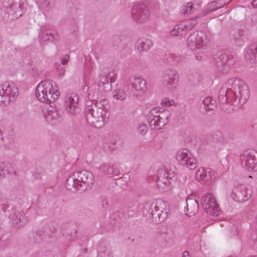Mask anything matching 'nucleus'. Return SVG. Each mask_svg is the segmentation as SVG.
I'll use <instances>...</instances> for the list:
<instances>
[{"label":"nucleus","mask_w":257,"mask_h":257,"mask_svg":"<svg viewBox=\"0 0 257 257\" xmlns=\"http://www.w3.org/2000/svg\"><path fill=\"white\" fill-rule=\"evenodd\" d=\"M112 97L116 100H123L125 99L126 94L123 89L118 88L113 92Z\"/></svg>","instance_id":"35"},{"label":"nucleus","mask_w":257,"mask_h":257,"mask_svg":"<svg viewBox=\"0 0 257 257\" xmlns=\"http://www.w3.org/2000/svg\"><path fill=\"white\" fill-rule=\"evenodd\" d=\"M182 257H191L189 252L187 251H185L183 252Z\"/></svg>","instance_id":"44"},{"label":"nucleus","mask_w":257,"mask_h":257,"mask_svg":"<svg viewBox=\"0 0 257 257\" xmlns=\"http://www.w3.org/2000/svg\"><path fill=\"white\" fill-rule=\"evenodd\" d=\"M137 45L140 51H147L153 47V43L151 40L146 39L138 41Z\"/></svg>","instance_id":"29"},{"label":"nucleus","mask_w":257,"mask_h":257,"mask_svg":"<svg viewBox=\"0 0 257 257\" xmlns=\"http://www.w3.org/2000/svg\"><path fill=\"white\" fill-rule=\"evenodd\" d=\"M198 19L196 17L195 19H191L185 23L175 25L173 28L170 30L169 34L173 36L184 35L197 24L196 20Z\"/></svg>","instance_id":"14"},{"label":"nucleus","mask_w":257,"mask_h":257,"mask_svg":"<svg viewBox=\"0 0 257 257\" xmlns=\"http://www.w3.org/2000/svg\"><path fill=\"white\" fill-rule=\"evenodd\" d=\"M244 56L251 62H257V45H250L244 49Z\"/></svg>","instance_id":"24"},{"label":"nucleus","mask_w":257,"mask_h":257,"mask_svg":"<svg viewBox=\"0 0 257 257\" xmlns=\"http://www.w3.org/2000/svg\"><path fill=\"white\" fill-rule=\"evenodd\" d=\"M215 100L214 99L210 96L205 97L203 100V103L206 108V109L213 110L214 108V104L215 103Z\"/></svg>","instance_id":"36"},{"label":"nucleus","mask_w":257,"mask_h":257,"mask_svg":"<svg viewBox=\"0 0 257 257\" xmlns=\"http://www.w3.org/2000/svg\"><path fill=\"white\" fill-rule=\"evenodd\" d=\"M251 195V190L244 185L236 186L232 191L233 199L237 202L245 201L250 198Z\"/></svg>","instance_id":"16"},{"label":"nucleus","mask_w":257,"mask_h":257,"mask_svg":"<svg viewBox=\"0 0 257 257\" xmlns=\"http://www.w3.org/2000/svg\"><path fill=\"white\" fill-rule=\"evenodd\" d=\"M16 215V218L13 219V224L15 227L19 228L26 224L28 220L24 214L18 212Z\"/></svg>","instance_id":"28"},{"label":"nucleus","mask_w":257,"mask_h":257,"mask_svg":"<svg viewBox=\"0 0 257 257\" xmlns=\"http://www.w3.org/2000/svg\"><path fill=\"white\" fill-rule=\"evenodd\" d=\"M195 11L194 5L191 3H187L182 7L181 13L184 15H189Z\"/></svg>","instance_id":"34"},{"label":"nucleus","mask_w":257,"mask_h":257,"mask_svg":"<svg viewBox=\"0 0 257 257\" xmlns=\"http://www.w3.org/2000/svg\"><path fill=\"white\" fill-rule=\"evenodd\" d=\"M169 116V112H167V115L165 117H151V119H149L150 126L154 130L162 129L167 123Z\"/></svg>","instance_id":"22"},{"label":"nucleus","mask_w":257,"mask_h":257,"mask_svg":"<svg viewBox=\"0 0 257 257\" xmlns=\"http://www.w3.org/2000/svg\"><path fill=\"white\" fill-rule=\"evenodd\" d=\"M252 5L254 8H257V0H253L252 3Z\"/></svg>","instance_id":"45"},{"label":"nucleus","mask_w":257,"mask_h":257,"mask_svg":"<svg viewBox=\"0 0 257 257\" xmlns=\"http://www.w3.org/2000/svg\"><path fill=\"white\" fill-rule=\"evenodd\" d=\"M219 59L220 62H218V65L220 64L223 66V68L222 71L224 72H227L228 69L233 65L236 61L234 56L228 52L222 53L219 57Z\"/></svg>","instance_id":"19"},{"label":"nucleus","mask_w":257,"mask_h":257,"mask_svg":"<svg viewBox=\"0 0 257 257\" xmlns=\"http://www.w3.org/2000/svg\"><path fill=\"white\" fill-rule=\"evenodd\" d=\"M4 169V164L0 163V180L4 178V174H3Z\"/></svg>","instance_id":"43"},{"label":"nucleus","mask_w":257,"mask_h":257,"mask_svg":"<svg viewBox=\"0 0 257 257\" xmlns=\"http://www.w3.org/2000/svg\"><path fill=\"white\" fill-rule=\"evenodd\" d=\"M174 103V101L170 99L169 98H164L161 102V104L165 107H169L173 105Z\"/></svg>","instance_id":"40"},{"label":"nucleus","mask_w":257,"mask_h":257,"mask_svg":"<svg viewBox=\"0 0 257 257\" xmlns=\"http://www.w3.org/2000/svg\"><path fill=\"white\" fill-rule=\"evenodd\" d=\"M206 43L205 34L202 31L194 32L189 35L187 40L188 48L194 51L197 60H200L205 57Z\"/></svg>","instance_id":"4"},{"label":"nucleus","mask_w":257,"mask_h":257,"mask_svg":"<svg viewBox=\"0 0 257 257\" xmlns=\"http://www.w3.org/2000/svg\"><path fill=\"white\" fill-rule=\"evenodd\" d=\"M176 158L180 165L186 166L190 170L196 168V158L187 150H178L176 155Z\"/></svg>","instance_id":"11"},{"label":"nucleus","mask_w":257,"mask_h":257,"mask_svg":"<svg viewBox=\"0 0 257 257\" xmlns=\"http://www.w3.org/2000/svg\"><path fill=\"white\" fill-rule=\"evenodd\" d=\"M69 59V56H65L61 60L62 64H63V65L66 64L68 63Z\"/></svg>","instance_id":"42"},{"label":"nucleus","mask_w":257,"mask_h":257,"mask_svg":"<svg viewBox=\"0 0 257 257\" xmlns=\"http://www.w3.org/2000/svg\"><path fill=\"white\" fill-rule=\"evenodd\" d=\"M201 205L206 213L212 216H217L220 213V209L214 195L207 193L201 199Z\"/></svg>","instance_id":"10"},{"label":"nucleus","mask_w":257,"mask_h":257,"mask_svg":"<svg viewBox=\"0 0 257 257\" xmlns=\"http://www.w3.org/2000/svg\"><path fill=\"white\" fill-rule=\"evenodd\" d=\"M186 214L191 216L198 211L199 205L196 199L192 196H189L186 199Z\"/></svg>","instance_id":"23"},{"label":"nucleus","mask_w":257,"mask_h":257,"mask_svg":"<svg viewBox=\"0 0 257 257\" xmlns=\"http://www.w3.org/2000/svg\"><path fill=\"white\" fill-rule=\"evenodd\" d=\"M4 177L13 178V176H16V171L11 165H4L3 171Z\"/></svg>","instance_id":"33"},{"label":"nucleus","mask_w":257,"mask_h":257,"mask_svg":"<svg viewBox=\"0 0 257 257\" xmlns=\"http://www.w3.org/2000/svg\"><path fill=\"white\" fill-rule=\"evenodd\" d=\"M176 158L180 165L186 166L190 170L196 168V158L187 150H178L176 155Z\"/></svg>","instance_id":"12"},{"label":"nucleus","mask_w":257,"mask_h":257,"mask_svg":"<svg viewBox=\"0 0 257 257\" xmlns=\"http://www.w3.org/2000/svg\"><path fill=\"white\" fill-rule=\"evenodd\" d=\"M211 143L212 144V145L214 144V145H215V143H213V140L212 141Z\"/></svg>","instance_id":"49"},{"label":"nucleus","mask_w":257,"mask_h":257,"mask_svg":"<svg viewBox=\"0 0 257 257\" xmlns=\"http://www.w3.org/2000/svg\"><path fill=\"white\" fill-rule=\"evenodd\" d=\"M151 16V10L147 1H140L134 3L131 6V17L135 22L144 24L148 22Z\"/></svg>","instance_id":"6"},{"label":"nucleus","mask_w":257,"mask_h":257,"mask_svg":"<svg viewBox=\"0 0 257 257\" xmlns=\"http://www.w3.org/2000/svg\"><path fill=\"white\" fill-rule=\"evenodd\" d=\"M179 74L175 69L165 70L162 75V82L168 90L172 91L177 88L179 81Z\"/></svg>","instance_id":"9"},{"label":"nucleus","mask_w":257,"mask_h":257,"mask_svg":"<svg viewBox=\"0 0 257 257\" xmlns=\"http://www.w3.org/2000/svg\"><path fill=\"white\" fill-rule=\"evenodd\" d=\"M8 18L11 20L19 18L23 14L22 9L20 3L15 2L7 8Z\"/></svg>","instance_id":"20"},{"label":"nucleus","mask_w":257,"mask_h":257,"mask_svg":"<svg viewBox=\"0 0 257 257\" xmlns=\"http://www.w3.org/2000/svg\"><path fill=\"white\" fill-rule=\"evenodd\" d=\"M175 168L170 170L162 169L158 171V180L159 183H162L165 186L169 185L173 180L175 176Z\"/></svg>","instance_id":"17"},{"label":"nucleus","mask_w":257,"mask_h":257,"mask_svg":"<svg viewBox=\"0 0 257 257\" xmlns=\"http://www.w3.org/2000/svg\"><path fill=\"white\" fill-rule=\"evenodd\" d=\"M134 94L137 96L141 95L146 90V83L145 80L140 77H135L131 82Z\"/></svg>","instance_id":"21"},{"label":"nucleus","mask_w":257,"mask_h":257,"mask_svg":"<svg viewBox=\"0 0 257 257\" xmlns=\"http://www.w3.org/2000/svg\"><path fill=\"white\" fill-rule=\"evenodd\" d=\"M145 208L149 209V216L152 218L153 222L159 223L167 217V204L164 201L158 200L151 203H148Z\"/></svg>","instance_id":"7"},{"label":"nucleus","mask_w":257,"mask_h":257,"mask_svg":"<svg viewBox=\"0 0 257 257\" xmlns=\"http://www.w3.org/2000/svg\"><path fill=\"white\" fill-rule=\"evenodd\" d=\"M98 169L101 173L105 174H111L113 173V167L106 163L100 165Z\"/></svg>","instance_id":"37"},{"label":"nucleus","mask_w":257,"mask_h":257,"mask_svg":"<svg viewBox=\"0 0 257 257\" xmlns=\"http://www.w3.org/2000/svg\"><path fill=\"white\" fill-rule=\"evenodd\" d=\"M96 110L88 109L86 114V119L91 125L99 128L108 121L110 106L107 100L101 99L96 102Z\"/></svg>","instance_id":"2"},{"label":"nucleus","mask_w":257,"mask_h":257,"mask_svg":"<svg viewBox=\"0 0 257 257\" xmlns=\"http://www.w3.org/2000/svg\"><path fill=\"white\" fill-rule=\"evenodd\" d=\"M108 82V78L106 75L104 74H101L99 76V82L98 85H100V83L102 84H107Z\"/></svg>","instance_id":"41"},{"label":"nucleus","mask_w":257,"mask_h":257,"mask_svg":"<svg viewBox=\"0 0 257 257\" xmlns=\"http://www.w3.org/2000/svg\"><path fill=\"white\" fill-rule=\"evenodd\" d=\"M213 143L222 145L223 141V137L220 133H218L212 135Z\"/></svg>","instance_id":"38"},{"label":"nucleus","mask_w":257,"mask_h":257,"mask_svg":"<svg viewBox=\"0 0 257 257\" xmlns=\"http://www.w3.org/2000/svg\"><path fill=\"white\" fill-rule=\"evenodd\" d=\"M229 97H231V100L228 103L234 107H241L249 97L248 86L243 81L238 78L229 79L226 87L221 88L219 91L218 103H227Z\"/></svg>","instance_id":"1"},{"label":"nucleus","mask_w":257,"mask_h":257,"mask_svg":"<svg viewBox=\"0 0 257 257\" xmlns=\"http://www.w3.org/2000/svg\"><path fill=\"white\" fill-rule=\"evenodd\" d=\"M98 96V92H96V93H94V94H92V98L94 99H95L97 98Z\"/></svg>","instance_id":"46"},{"label":"nucleus","mask_w":257,"mask_h":257,"mask_svg":"<svg viewBox=\"0 0 257 257\" xmlns=\"http://www.w3.org/2000/svg\"><path fill=\"white\" fill-rule=\"evenodd\" d=\"M248 257H257V255H252Z\"/></svg>","instance_id":"48"},{"label":"nucleus","mask_w":257,"mask_h":257,"mask_svg":"<svg viewBox=\"0 0 257 257\" xmlns=\"http://www.w3.org/2000/svg\"><path fill=\"white\" fill-rule=\"evenodd\" d=\"M35 95L39 101L50 104L58 99L60 92L55 82L47 80L42 81L37 85Z\"/></svg>","instance_id":"3"},{"label":"nucleus","mask_w":257,"mask_h":257,"mask_svg":"<svg viewBox=\"0 0 257 257\" xmlns=\"http://www.w3.org/2000/svg\"><path fill=\"white\" fill-rule=\"evenodd\" d=\"M79 97L75 93L67 94L64 100V105L65 110L70 114H75L78 110V103Z\"/></svg>","instance_id":"15"},{"label":"nucleus","mask_w":257,"mask_h":257,"mask_svg":"<svg viewBox=\"0 0 257 257\" xmlns=\"http://www.w3.org/2000/svg\"><path fill=\"white\" fill-rule=\"evenodd\" d=\"M162 108L159 107H155L153 108L150 111L149 119L151 117H165L167 115V112H169L168 110H162Z\"/></svg>","instance_id":"31"},{"label":"nucleus","mask_w":257,"mask_h":257,"mask_svg":"<svg viewBox=\"0 0 257 257\" xmlns=\"http://www.w3.org/2000/svg\"><path fill=\"white\" fill-rule=\"evenodd\" d=\"M220 1L221 0H219V1L216 2H214L211 3L210 4L207 6L203 13L197 16L196 18L200 19L207 15L209 13L214 12L223 7L226 4V3H222Z\"/></svg>","instance_id":"25"},{"label":"nucleus","mask_w":257,"mask_h":257,"mask_svg":"<svg viewBox=\"0 0 257 257\" xmlns=\"http://www.w3.org/2000/svg\"><path fill=\"white\" fill-rule=\"evenodd\" d=\"M181 60V57L180 56L179 57L176 56L175 59V61L176 62H179Z\"/></svg>","instance_id":"47"},{"label":"nucleus","mask_w":257,"mask_h":257,"mask_svg":"<svg viewBox=\"0 0 257 257\" xmlns=\"http://www.w3.org/2000/svg\"><path fill=\"white\" fill-rule=\"evenodd\" d=\"M214 171L208 168H199L195 173L196 180L201 183H204L209 181L214 176Z\"/></svg>","instance_id":"18"},{"label":"nucleus","mask_w":257,"mask_h":257,"mask_svg":"<svg viewBox=\"0 0 257 257\" xmlns=\"http://www.w3.org/2000/svg\"><path fill=\"white\" fill-rule=\"evenodd\" d=\"M231 42L235 46L241 47L244 45V40L239 32H236L232 38Z\"/></svg>","instance_id":"32"},{"label":"nucleus","mask_w":257,"mask_h":257,"mask_svg":"<svg viewBox=\"0 0 257 257\" xmlns=\"http://www.w3.org/2000/svg\"><path fill=\"white\" fill-rule=\"evenodd\" d=\"M18 89L14 84L4 83L0 86V104L9 105L18 95Z\"/></svg>","instance_id":"8"},{"label":"nucleus","mask_w":257,"mask_h":257,"mask_svg":"<svg viewBox=\"0 0 257 257\" xmlns=\"http://www.w3.org/2000/svg\"><path fill=\"white\" fill-rule=\"evenodd\" d=\"M43 117L47 123L52 124L58 120L59 115L58 111L55 109H46L44 112Z\"/></svg>","instance_id":"26"},{"label":"nucleus","mask_w":257,"mask_h":257,"mask_svg":"<svg viewBox=\"0 0 257 257\" xmlns=\"http://www.w3.org/2000/svg\"><path fill=\"white\" fill-rule=\"evenodd\" d=\"M241 166L248 171L257 172V153L246 151L240 156Z\"/></svg>","instance_id":"13"},{"label":"nucleus","mask_w":257,"mask_h":257,"mask_svg":"<svg viewBox=\"0 0 257 257\" xmlns=\"http://www.w3.org/2000/svg\"><path fill=\"white\" fill-rule=\"evenodd\" d=\"M37 5L43 13L49 12L55 7V0H38Z\"/></svg>","instance_id":"27"},{"label":"nucleus","mask_w":257,"mask_h":257,"mask_svg":"<svg viewBox=\"0 0 257 257\" xmlns=\"http://www.w3.org/2000/svg\"><path fill=\"white\" fill-rule=\"evenodd\" d=\"M138 132L142 135H145L148 132V127L146 124L141 122L137 126Z\"/></svg>","instance_id":"39"},{"label":"nucleus","mask_w":257,"mask_h":257,"mask_svg":"<svg viewBox=\"0 0 257 257\" xmlns=\"http://www.w3.org/2000/svg\"><path fill=\"white\" fill-rule=\"evenodd\" d=\"M54 32L51 30H46L40 34V40L45 43L51 42L54 38Z\"/></svg>","instance_id":"30"},{"label":"nucleus","mask_w":257,"mask_h":257,"mask_svg":"<svg viewBox=\"0 0 257 257\" xmlns=\"http://www.w3.org/2000/svg\"><path fill=\"white\" fill-rule=\"evenodd\" d=\"M93 180L92 174L86 170L74 173L66 180V188L72 191H75L84 185L91 184Z\"/></svg>","instance_id":"5"}]
</instances>
